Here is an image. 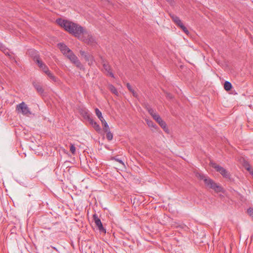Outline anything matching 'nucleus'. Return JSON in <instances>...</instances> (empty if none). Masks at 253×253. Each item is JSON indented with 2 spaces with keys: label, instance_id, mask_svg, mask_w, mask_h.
I'll return each instance as SVG.
<instances>
[{
  "label": "nucleus",
  "instance_id": "obj_1",
  "mask_svg": "<svg viewBox=\"0 0 253 253\" xmlns=\"http://www.w3.org/2000/svg\"><path fill=\"white\" fill-rule=\"evenodd\" d=\"M56 22L69 33L78 38L85 33V29L82 26L71 21L58 18L56 19Z\"/></svg>",
  "mask_w": 253,
  "mask_h": 253
},
{
  "label": "nucleus",
  "instance_id": "obj_2",
  "mask_svg": "<svg viewBox=\"0 0 253 253\" xmlns=\"http://www.w3.org/2000/svg\"><path fill=\"white\" fill-rule=\"evenodd\" d=\"M196 176L199 179L203 180L206 186L213 189L215 192L218 193L222 191V187L219 184L216 183L208 176L201 172H197L196 173Z\"/></svg>",
  "mask_w": 253,
  "mask_h": 253
},
{
  "label": "nucleus",
  "instance_id": "obj_3",
  "mask_svg": "<svg viewBox=\"0 0 253 253\" xmlns=\"http://www.w3.org/2000/svg\"><path fill=\"white\" fill-rule=\"evenodd\" d=\"M211 166L217 172H219L224 177L226 178H230V173L223 167L213 162L211 163Z\"/></svg>",
  "mask_w": 253,
  "mask_h": 253
},
{
  "label": "nucleus",
  "instance_id": "obj_4",
  "mask_svg": "<svg viewBox=\"0 0 253 253\" xmlns=\"http://www.w3.org/2000/svg\"><path fill=\"white\" fill-rule=\"evenodd\" d=\"M16 109L18 113H20L24 115L28 116L31 114L27 105L24 102L18 104L16 106Z\"/></svg>",
  "mask_w": 253,
  "mask_h": 253
},
{
  "label": "nucleus",
  "instance_id": "obj_5",
  "mask_svg": "<svg viewBox=\"0 0 253 253\" xmlns=\"http://www.w3.org/2000/svg\"><path fill=\"white\" fill-rule=\"evenodd\" d=\"M83 35L82 40H83L85 43L93 45L95 43V40L91 35L89 34L85 31V33Z\"/></svg>",
  "mask_w": 253,
  "mask_h": 253
},
{
  "label": "nucleus",
  "instance_id": "obj_6",
  "mask_svg": "<svg viewBox=\"0 0 253 253\" xmlns=\"http://www.w3.org/2000/svg\"><path fill=\"white\" fill-rule=\"evenodd\" d=\"M93 218L95 225L98 228L99 231L100 232L106 233V229L103 227L100 219L96 213L93 215Z\"/></svg>",
  "mask_w": 253,
  "mask_h": 253
},
{
  "label": "nucleus",
  "instance_id": "obj_7",
  "mask_svg": "<svg viewBox=\"0 0 253 253\" xmlns=\"http://www.w3.org/2000/svg\"><path fill=\"white\" fill-rule=\"evenodd\" d=\"M80 53L82 57L84 58L86 61L88 62L89 65H92L93 64L94 58L91 54L82 50L80 51Z\"/></svg>",
  "mask_w": 253,
  "mask_h": 253
},
{
  "label": "nucleus",
  "instance_id": "obj_8",
  "mask_svg": "<svg viewBox=\"0 0 253 253\" xmlns=\"http://www.w3.org/2000/svg\"><path fill=\"white\" fill-rule=\"evenodd\" d=\"M71 62L75 64L76 66L80 69H84V66L79 60L78 58L75 54H73L71 58L69 59Z\"/></svg>",
  "mask_w": 253,
  "mask_h": 253
},
{
  "label": "nucleus",
  "instance_id": "obj_9",
  "mask_svg": "<svg viewBox=\"0 0 253 253\" xmlns=\"http://www.w3.org/2000/svg\"><path fill=\"white\" fill-rule=\"evenodd\" d=\"M28 54L32 57L37 63V60H40L38 52L34 49H31L28 51Z\"/></svg>",
  "mask_w": 253,
  "mask_h": 253
},
{
  "label": "nucleus",
  "instance_id": "obj_10",
  "mask_svg": "<svg viewBox=\"0 0 253 253\" xmlns=\"http://www.w3.org/2000/svg\"><path fill=\"white\" fill-rule=\"evenodd\" d=\"M87 119L89 124L92 126L94 129L98 132H100L101 130V128L99 125L89 116H87Z\"/></svg>",
  "mask_w": 253,
  "mask_h": 253
},
{
  "label": "nucleus",
  "instance_id": "obj_11",
  "mask_svg": "<svg viewBox=\"0 0 253 253\" xmlns=\"http://www.w3.org/2000/svg\"><path fill=\"white\" fill-rule=\"evenodd\" d=\"M39 67L42 70L43 72L46 74L49 71L47 66L44 64L41 60H37V63Z\"/></svg>",
  "mask_w": 253,
  "mask_h": 253
},
{
  "label": "nucleus",
  "instance_id": "obj_12",
  "mask_svg": "<svg viewBox=\"0 0 253 253\" xmlns=\"http://www.w3.org/2000/svg\"><path fill=\"white\" fill-rule=\"evenodd\" d=\"M58 46L60 49L61 52L65 55L66 53L70 51V49L67 47L66 45L63 43H59L58 44Z\"/></svg>",
  "mask_w": 253,
  "mask_h": 253
},
{
  "label": "nucleus",
  "instance_id": "obj_13",
  "mask_svg": "<svg viewBox=\"0 0 253 253\" xmlns=\"http://www.w3.org/2000/svg\"><path fill=\"white\" fill-rule=\"evenodd\" d=\"M155 118H154V120H155L160 125V126L164 129H165L166 128L167 125L166 123L163 121L162 119V118L160 117V116L158 115L155 116Z\"/></svg>",
  "mask_w": 253,
  "mask_h": 253
},
{
  "label": "nucleus",
  "instance_id": "obj_14",
  "mask_svg": "<svg viewBox=\"0 0 253 253\" xmlns=\"http://www.w3.org/2000/svg\"><path fill=\"white\" fill-rule=\"evenodd\" d=\"M103 66L104 69L108 73V75H109V76H111V77L114 78V75L113 73L111 72V68L110 66L108 64L104 63L103 64Z\"/></svg>",
  "mask_w": 253,
  "mask_h": 253
},
{
  "label": "nucleus",
  "instance_id": "obj_15",
  "mask_svg": "<svg viewBox=\"0 0 253 253\" xmlns=\"http://www.w3.org/2000/svg\"><path fill=\"white\" fill-rule=\"evenodd\" d=\"M33 84L35 89L40 94H42L43 93L44 89L40 84L37 82H34Z\"/></svg>",
  "mask_w": 253,
  "mask_h": 253
},
{
  "label": "nucleus",
  "instance_id": "obj_16",
  "mask_svg": "<svg viewBox=\"0 0 253 253\" xmlns=\"http://www.w3.org/2000/svg\"><path fill=\"white\" fill-rule=\"evenodd\" d=\"M46 75L48 77V78L53 82L57 83L59 81L58 78L55 77L50 71L47 72Z\"/></svg>",
  "mask_w": 253,
  "mask_h": 253
},
{
  "label": "nucleus",
  "instance_id": "obj_17",
  "mask_svg": "<svg viewBox=\"0 0 253 253\" xmlns=\"http://www.w3.org/2000/svg\"><path fill=\"white\" fill-rule=\"evenodd\" d=\"M170 17L173 20V21L177 25L179 26L180 24L182 23V22L180 20V19L176 15H170Z\"/></svg>",
  "mask_w": 253,
  "mask_h": 253
},
{
  "label": "nucleus",
  "instance_id": "obj_18",
  "mask_svg": "<svg viewBox=\"0 0 253 253\" xmlns=\"http://www.w3.org/2000/svg\"><path fill=\"white\" fill-rule=\"evenodd\" d=\"M126 87L132 93V95L135 97H137V93L133 89L131 85L129 83L126 84Z\"/></svg>",
  "mask_w": 253,
  "mask_h": 253
},
{
  "label": "nucleus",
  "instance_id": "obj_19",
  "mask_svg": "<svg viewBox=\"0 0 253 253\" xmlns=\"http://www.w3.org/2000/svg\"><path fill=\"white\" fill-rule=\"evenodd\" d=\"M109 89L114 94L116 95H119V93L116 87L112 84H109L108 86Z\"/></svg>",
  "mask_w": 253,
  "mask_h": 253
},
{
  "label": "nucleus",
  "instance_id": "obj_20",
  "mask_svg": "<svg viewBox=\"0 0 253 253\" xmlns=\"http://www.w3.org/2000/svg\"><path fill=\"white\" fill-rule=\"evenodd\" d=\"M232 84L230 82H229L228 81H226L224 83V88L226 90H227V91L230 90L232 88Z\"/></svg>",
  "mask_w": 253,
  "mask_h": 253
},
{
  "label": "nucleus",
  "instance_id": "obj_21",
  "mask_svg": "<svg viewBox=\"0 0 253 253\" xmlns=\"http://www.w3.org/2000/svg\"><path fill=\"white\" fill-rule=\"evenodd\" d=\"M102 125L103 126V130L104 131H107L109 129V126L107 123L104 119H103L101 121Z\"/></svg>",
  "mask_w": 253,
  "mask_h": 253
},
{
  "label": "nucleus",
  "instance_id": "obj_22",
  "mask_svg": "<svg viewBox=\"0 0 253 253\" xmlns=\"http://www.w3.org/2000/svg\"><path fill=\"white\" fill-rule=\"evenodd\" d=\"M96 115L97 116L98 119L101 121L103 119H104L103 117L102 116V113L100 111V110L98 108H96L95 110Z\"/></svg>",
  "mask_w": 253,
  "mask_h": 253
},
{
  "label": "nucleus",
  "instance_id": "obj_23",
  "mask_svg": "<svg viewBox=\"0 0 253 253\" xmlns=\"http://www.w3.org/2000/svg\"><path fill=\"white\" fill-rule=\"evenodd\" d=\"M148 112L152 116V117L153 118V119H154V118H155V115H158V114L157 113H156V112L151 108H148Z\"/></svg>",
  "mask_w": 253,
  "mask_h": 253
},
{
  "label": "nucleus",
  "instance_id": "obj_24",
  "mask_svg": "<svg viewBox=\"0 0 253 253\" xmlns=\"http://www.w3.org/2000/svg\"><path fill=\"white\" fill-rule=\"evenodd\" d=\"M106 132H107L106 138L108 140H111L113 137V134L110 131L109 129H108V130Z\"/></svg>",
  "mask_w": 253,
  "mask_h": 253
},
{
  "label": "nucleus",
  "instance_id": "obj_25",
  "mask_svg": "<svg viewBox=\"0 0 253 253\" xmlns=\"http://www.w3.org/2000/svg\"><path fill=\"white\" fill-rule=\"evenodd\" d=\"M146 122L147 124L149 126L154 127L155 128H156V127H157V126L155 124H154V123L152 121L146 120Z\"/></svg>",
  "mask_w": 253,
  "mask_h": 253
},
{
  "label": "nucleus",
  "instance_id": "obj_26",
  "mask_svg": "<svg viewBox=\"0 0 253 253\" xmlns=\"http://www.w3.org/2000/svg\"><path fill=\"white\" fill-rule=\"evenodd\" d=\"M178 27H179L186 34H188L189 33V32L188 31V30L187 29V28L184 26V25L183 24V23H182L181 24H180V25L178 26Z\"/></svg>",
  "mask_w": 253,
  "mask_h": 253
},
{
  "label": "nucleus",
  "instance_id": "obj_27",
  "mask_svg": "<svg viewBox=\"0 0 253 253\" xmlns=\"http://www.w3.org/2000/svg\"><path fill=\"white\" fill-rule=\"evenodd\" d=\"M112 160H114L118 162H119L120 164L122 165L123 166L125 167V164L123 162V161L119 158H118L117 157H114L112 158Z\"/></svg>",
  "mask_w": 253,
  "mask_h": 253
},
{
  "label": "nucleus",
  "instance_id": "obj_28",
  "mask_svg": "<svg viewBox=\"0 0 253 253\" xmlns=\"http://www.w3.org/2000/svg\"><path fill=\"white\" fill-rule=\"evenodd\" d=\"M73 54H75L71 50L67 52L64 55L66 56L69 59L71 58Z\"/></svg>",
  "mask_w": 253,
  "mask_h": 253
},
{
  "label": "nucleus",
  "instance_id": "obj_29",
  "mask_svg": "<svg viewBox=\"0 0 253 253\" xmlns=\"http://www.w3.org/2000/svg\"><path fill=\"white\" fill-rule=\"evenodd\" d=\"M70 150L71 152L74 154L75 153L76 151V147L73 144H71L70 148Z\"/></svg>",
  "mask_w": 253,
  "mask_h": 253
},
{
  "label": "nucleus",
  "instance_id": "obj_30",
  "mask_svg": "<svg viewBox=\"0 0 253 253\" xmlns=\"http://www.w3.org/2000/svg\"><path fill=\"white\" fill-rule=\"evenodd\" d=\"M248 213L252 217H253V208H250L248 210Z\"/></svg>",
  "mask_w": 253,
  "mask_h": 253
},
{
  "label": "nucleus",
  "instance_id": "obj_31",
  "mask_svg": "<svg viewBox=\"0 0 253 253\" xmlns=\"http://www.w3.org/2000/svg\"><path fill=\"white\" fill-rule=\"evenodd\" d=\"M245 168H246V169L248 171H249L250 173L252 172V171H253V170L251 168L250 166H249V165H247V166H245Z\"/></svg>",
  "mask_w": 253,
  "mask_h": 253
},
{
  "label": "nucleus",
  "instance_id": "obj_32",
  "mask_svg": "<svg viewBox=\"0 0 253 253\" xmlns=\"http://www.w3.org/2000/svg\"><path fill=\"white\" fill-rule=\"evenodd\" d=\"M167 97L169 98H172V96L171 94H168V95H167Z\"/></svg>",
  "mask_w": 253,
  "mask_h": 253
},
{
  "label": "nucleus",
  "instance_id": "obj_33",
  "mask_svg": "<svg viewBox=\"0 0 253 253\" xmlns=\"http://www.w3.org/2000/svg\"><path fill=\"white\" fill-rule=\"evenodd\" d=\"M0 47L1 48V50H2L3 48V46H2V44H1V45L0 46Z\"/></svg>",
  "mask_w": 253,
  "mask_h": 253
},
{
  "label": "nucleus",
  "instance_id": "obj_34",
  "mask_svg": "<svg viewBox=\"0 0 253 253\" xmlns=\"http://www.w3.org/2000/svg\"><path fill=\"white\" fill-rule=\"evenodd\" d=\"M52 248H53V249H54V250H55L57 251V250L56 249V248H55V247H52Z\"/></svg>",
  "mask_w": 253,
  "mask_h": 253
},
{
  "label": "nucleus",
  "instance_id": "obj_35",
  "mask_svg": "<svg viewBox=\"0 0 253 253\" xmlns=\"http://www.w3.org/2000/svg\"><path fill=\"white\" fill-rule=\"evenodd\" d=\"M167 0L168 1H169V2H170V1H171L172 0Z\"/></svg>",
  "mask_w": 253,
  "mask_h": 253
}]
</instances>
